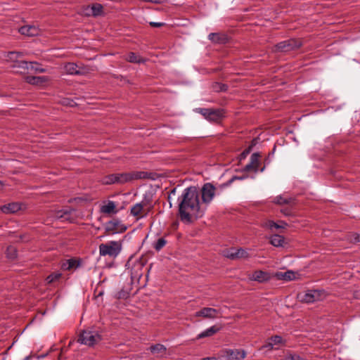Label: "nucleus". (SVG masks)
<instances>
[{
  "instance_id": "obj_1",
  "label": "nucleus",
  "mask_w": 360,
  "mask_h": 360,
  "mask_svg": "<svg viewBox=\"0 0 360 360\" xmlns=\"http://www.w3.org/2000/svg\"><path fill=\"white\" fill-rule=\"evenodd\" d=\"M200 202V193L196 187L185 188L179 198V212L182 221L191 223L193 220L202 217L205 212Z\"/></svg>"
},
{
  "instance_id": "obj_2",
  "label": "nucleus",
  "mask_w": 360,
  "mask_h": 360,
  "mask_svg": "<svg viewBox=\"0 0 360 360\" xmlns=\"http://www.w3.org/2000/svg\"><path fill=\"white\" fill-rule=\"evenodd\" d=\"M146 177V173L143 172H133L125 173L110 174L103 176L101 181L103 184H124L134 179H141Z\"/></svg>"
},
{
  "instance_id": "obj_3",
  "label": "nucleus",
  "mask_w": 360,
  "mask_h": 360,
  "mask_svg": "<svg viewBox=\"0 0 360 360\" xmlns=\"http://www.w3.org/2000/svg\"><path fill=\"white\" fill-rule=\"evenodd\" d=\"M99 254L101 256H108L111 258L117 257L122 249L121 241L110 240L99 245Z\"/></svg>"
},
{
  "instance_id": "obj_4",
  "label": "nucleus",
  "mask_w": 360,
  "mask_h": 360,
  "mask_svg": "<svg viewBox=\"0 0 360 360\" xmlns=\"http://www.w3.org/2000/svg\"><path fill=\"white\" fill-rule=\"evenodd\" d=\"M326 296V292L323 290H308L299 294L298 297L302 302L313 303L323 300Z\"/></svg>"
},
{
  "instance_id": "obj_5",
  "label": "nucleus",
  "mask_w": 360,
  "mask_h": 360,
  "mask_svg": "<svg viewBox=\"0 0 360 360\" xmlns=\"http://www.w3.org/2000/svg\"><path fill=\"white\" fill-rule=\"evenodd\" d=\"M101 340V336L96 331L83 330L79 337L78 342L87 346H94Z\"/></svg>"
},
{
  "instance_id": "obj_6",
  "label": "nucleus",
  "mask_w": 360,
  "mask_h": 360,
  "mask_svg": "<svg viewBox=\"0 0 360 360\" xmlns=\"http://www.w3.org/2000/svg\"><path fill=\"white\" fill-rule=\"evenodd\" d=\"M199 193L201 194L202 197V205H207L214 199L216 193V188L211 183H205L202 186L200 192Z\"/></svg>"
},
{
  "instance_id": "obj_7",
  "label": "nucleus",
  "mask_w": 360,
  "mask_h": 360,
  "mask_svg": "<svg viewBox=\"0 0 360 360\" xmlns=\"http://www.w3.org/2000/svg\"><path fill=\"white\" fill-rule=\"evenodd\" d=\"M51 217L62 221L72 222L75 219V210L66 208L56 210L52 213Z\"/></svg>"
},
{
  "instance_id": "obj_8",
  "label": "nucleus",
  "mask_w": 360,
  "mask_h": 360,
  "mask_svg": "<svg viewBox=\"0 0 360 360\" xmlns=\"http://www.w3.org/2000/svg\"><path fill=\"white\" fill-rule=\"evenodd\" d=\"M195 111L201 114L206 120L211 122L219 121L222 115L219 110L198 108H195Z\"/></svg>"
},
{
  "instance_id": "obj_9",
  "label": "nucleus",
  "mask_w": 360,
  "mask_h": 360,
  "mask_svg": "<svg viewBox=\"0 0 360 360\" xmlns=\"http://www.w3.org/2000/svg\"><path fill=\"white\" fill-rule=\"evenodd\" d=\"M302 46L300 40L290 39L276 44V49L279 51L288 52L300 48Z\"/></svg>"
},
{
  "instance_id": "obj_10",
  "label": "nucleus",
  "mask_w": 360,
  "mask_h": 360,
  "mask_svg": "<svg viewBox=\"0 0 360 360\" xmlns=\"http://www.w3.org/2000/svg\"><path fill=\"white\" fill-rule=\"evenodd\" d=\"M224 354L228 360H241L245 358L246 352L244 349H226Z\"/></svg>"
},
{
  "instance_id": "obj_11",
  "label": "nucleus",
  "mask_w": 360,
  "mask_h": 360,
  "mask_svg": "<svg viewBox=\"0 0 360 360\" xmlns=\"http://www.w3.org/2000/svg\"><path fill=\"white\" fill-rule=\"evenodd\" d=\"M219 313V310L211 308V307H204L200 310L196 311L195 313V317H203L205 319H214L217 318V314Z\"/></svg>"
},
{
  "instance_id": "obj_12",
  "label": "nucleus",
  "mask_w": 360,
  "mask_h": 360,
  "mask_svg": "<svg viewBox=\"0 0 360 360\" xmlns=\"http://www.w3.org/2000/svg\"><path fill=\"white\" fill-rule=\"evenodd\" d=\"M259 154L257 153H253L250 157V162L246 165L243 168V171L250 172L253 171L257 172L258 171L259 166Z\"/></svg>"
},
{
  "instance_id": "obj_13",
  "label": "nucleus",
  "mask_w": 360,
  "mask_h": 360,
  "mask_svg": "<svg viewBox=\"0 0 360 360\" xmlns=\"http://www.w3.org/2000/svg\"><path fill=\"white\" fill-rule=\"evenodd\" d=\"M19 32L28 37H34L40 34V30L34 25H25L19 29Z\"/></svg>"
},
{
  "instance_id": "obj_14",
  "label": "nucleus",
  "mask_w": 360,
  "mask_h": 360,
  "mask_svg": "<svg viewBox=\"0 0 360 360\" xmlns=\"http://www.w3.org/2000/svg\"><path fill=\"white\" fill-rule=\"evenodd\" d=\"M64 72L68 75H83L84 71L73 63H68L64 65Z\"/></svg>"
},
{
  "instance_id": "obj_15",
  "label": "nucleus",
  "mask_w": 360,
  "mask_h": 360,
  "mask_svg": "<svg viewBox=\"0 0 360 360\" xmlns=\"http://www.w3.org/2000/svg\"><path fill=\"white\" fill-rule=\"evenodd\" d=\"M81 264L80 260L74 258L65 260L61 264V268L65 271L77 269Z\"/></svg>"
},
{
  "instance_id": "obj_16",
  "label": "nucleus",
  "mask_w": 360,
  "mask_h": 360,
  "mask_svg": "<svg viewBox=\"0 0 360 360\" xmlns=\"http://www.w3.org/2000/svg\"><path fill=\"white\" fill-rule=\"evenodd\" d=\"M21 209V205L18 202H11L0 207L2 212L5 214L15 213Z\"/></svg>"
},
{
  "instance_id": "obj_17",
  "label": "nucleus",
  "mask_w": 360,
  "mask_h": 360,
  "mask_svg": "<svg viewBox=\"0 0 360 360\" xmlns=\"http://www.w3.org/2000/svg\"><path fill=\"white\" fill-rule=\"evenodd\" d=\"M226 257L232 259L238 258H245L248 257V252L242 248H239L237 250L233 249L227 252V253L226 254Z\"/></svg>"
},
{
  "instance_id": "obj_18",
  "label": "nucleus",
  "mask_w": 360,
  "mask_h": 360,
  "mask_svg": "<svg viewBox=\"0 0 360 360\" xmlns=\"http://www.w3.org/2000/svg\"><path fill=\"white\" fill-rule=\"evenodd\" d=\"M250 280L262 283L270 278L269 274L262 271H256L250 277Z\"/></svg>"
},
{
  "instance_id": "obj_19",
  "label": "nucleus",
  "mask_w": 360,
  "mask_h": 360,
  "mask_svg": "<svg viewBox=\"0 0 360 360\" xmlns=\"http://www.w3.org/2000/svg\"><path fill=\"white\" fill-rule=\"evenodd\" d=\"M221 328L217 326H212L209 328H207L204 331L199 333L197 336V339H201L207 337H210L217 333L220 330Z\"/></svg>"
},
{
  "instance_id": "obj_20",
  "label": "nucleus",
  "mask_w": 360,
  "mask_h": 360,
  "mask_svg": "<svg viewBox=\"0 0 360 360\" xmlns=\"http://www.w3.org/2000/svg\"><path fill=\"white\" fill-rule=\"evenodd\" d=\"M145 203L143 202L135 204L131 208V214L137 217L138 218H143L146 214L141 215L143 212V206Z\"/></svg>"
},
{
  "instance_id": "obj_21",
  "label": "nucleus",
  "mask_w": 360,
  "mask_h": 360,
  "mask_svg": "<svg viewBox=\"0 0 360 360\" xmlns=\"http://www.w3.org/2000/svg\"><path fill=\"white\" fill-rule=\"evenodd\" d=\"M208 39L216 44H224L226 41V36L218 32L210 33L208 35Z\"/></svg>"
},
{
  "instance_id": "obj_22",
  "label": "nucleus",
  "mask_w": 360,
  "mask_h": 360,
  "mask_svg": "<svg viewBox=\"0 0 360 360\" xmlns=\"http://www.w3.org/2000/svg\"><path fill=\"white\" fill-rule=\"evenodd\" d=\"M87 15L91 14L94 16L101 15L103 13V6L100 4H94L86 8Z\"/></svg>"
},
{
  "instance_id": "obj_23",
  "label": "nucleus",
  "mask_w": 360,
  "mask_h": 360,
  "mask_svg": "<svg viewBox=\"0 0 360 360\" xmlns=\"http://www.w3.org/2000/svg\"><path fill=\"white\" fill-rule=\"evenodd\" d=\"M101 212L103 214L116 213V205L113 201L109 200L101 207Z\"/></svg>"
},
{
  "instance_id": "obj_24",
  "label": "nucleus",
  "mask_w": 360,
  "mask_h": 360,
  "mask_svg": "<svg viewBox=\"0 0 360 360\" xmlns=\"http://www.w3.org/2000/svg\"><path fill=\"white\" fill-rule=\"evenodd\" d=\"M270 243L275 247H283L285 243V238L281 235L274 234L271 236Z\"/></svg>"
},
{
  "instance_id": "obj_25",
  "label": "nucleus",
  "mask_w": 360,
  "mask_h": 360,
  "mask_svg": "<svg viewBox=\"0 0 360 360\" xmlns=\"http://www.w3.org/2000/svg\"><path fill=\"white\" fill-rule=\"evenodd\" d=\"M25 81L30 84L38 85L45 82L46 78L45 77L27 76Z\"/></svg>"
},
{
  "instance_id": "obj_26",
  "label": "nucleus",
  "mask_w": 360,
  "mask_h": 360,
  "mask_svg": "<svg viewBox=\"0 0 360 360\" xmlns=\"http://www.w3.org/2000/svg\"><path fill=\"white\" fill-rule=\"evenodd\" d=\"M29 72L43 73L46 72V69L41 67L37 62H29Z\"/></svg>"
},
{
  "instance_id": "obj_27",
  "label": "nucleus",
  "mask_w": 360,
  "mask_h": 360,
  "mask_svg": "<svg viewBox=\"0 0 360 360\" xmlns=\"http://www.w3.org/2000/svg\"><path fill=\"white\" fill-rule=\"evenodd\" d=\"M292 199L291 198L284 197L282 195H278L274 198L273 202L278 205L290 204Z\"/></svg>"
},
{
  "instance_id": "obj_28",
  "label": "nucleus",
  "mask_w": 360,
  "mask_h": 360,
  "mask_svg": "<svg viewBox=\"0 0 360 360\" xmlns=\"http://www.w3.org/2000/svg\"><path fill=\"white\" fill-rule=\"evenodd\" d=\"M127 60L130 63H141L144 62V60L139 55L135 53L131 52L128 54Z\"/></svg>"
},
{
  "instance_id": "obj_29",
  "label": "nucleus",
  "mask_w": 360,
  "mask_h": 360,
  "mask_svg": "<svg viewBox=\"0 0 360 360\" xmlns=\"http://www.w3.org/2000/svg\"><path fill=\"white\" fill-rule=\"evenodd\" d=\"M287 226V224L283 221H280L279 224L274 222V221H269L266 224V226L270 229H284Z\"/></svg>"
},
{
  "instance_id": "obj_30",
  "label": "nucleus",
  "mask_w": 360,
  "mask_h": 360,
  "mask_svg": "<svg viewBox=\"0 0 360 360\" xmlns=\"http://www.w3.org/2000/svg\"><path fill=\"white\" fill-rule=\"evenodd\" d=\"M283 360H307L305 358L300 356L296 353L287 352Z\"/></svg>"
},
{
  "instance_id": "obj_31",
  "label": "nucleus",
  "mask_w": 360,
  "mask_h": 360,
  "mask_svg": "<svg viewBox=\"0 0 360 360\" xmlns=\"http://www.w3.org/2000/svg\"><path fill=\"white\" fill-rule=\"evenodd\" d=\"M167 244V240L164 238H158L153 244V248L155 250H161Z\"/></svg>"
},
{
  "instance_id": "obj_32",
  "label": "nucleus",
  "mask_w": 360,
  "mask_h": 360,
  "mask_svg": "<svg viewBox=\"0 0 360 360\" xmlns=\"http://www.w3.org/2000/svg\"><path fill=\"white\" fill-rule=\"evenodd\" d=\"M13 67L14 68L22 69L24 71L29 70V68H28L29 67V62L25 61V60L16 61V63L13 64Z\"/></svg>"
},
{
  "instance_id": "obj_33",
  "label": "nucleus",
  "mask_w": 360,
  "mask_h": 360,
  "mask_svg": "<svg viewBox=\"0 0 360 360\" xmlns=\"http://www.w3.org/2000/svg\"><path fill=\"white\" fill-rule=\"evenodd\" d=\"M150 349L151 352L158 354V353L165 352L166 350V348L163 345L157 344L155 345H152L150 347Z\"/></svg>"
},
{
  "instance_id": "obj_34",
  "label": "nucleus",
  "mask_w": 360,
  "mask_h": 360,
  "mask_svg": "<svg viewBox=\"0 0 360 360\" xmlns=\"http://www.w3.org/2000/svg\"><path fill=\"white\" fill-rule=\"evenodd\" d=\"M6 255L8 259H13L17 257V250L13 246H9L6 250Z\"/></svg>"
},
{
  "instance_id": "obj_35",
  "label": "nucleus",
  "mask_w": 360,
  "mask_h": 360,
  "mask_svg": "<svg viewBox=\"0 0 360 360\" xmlns=\"http://www.w3.org/2000/svg\"><path fill=\"white\" fill-rule=\"evenodd\" d=\"M61 274L59 272H54L46 278V281L48 283H51L57 280H58L61 277Z\"/></svg>"
},
{
  "instance_id": "obj_36",
  "label": "nucleus",
  "mask_w": 360,
  "mask_h": 360,
  "mask_svg": "<svg viewBox=\"0 0 360 360\" xmlns=\"http://www.w3.org/2000/svg\"><path fill=\"white\" fill-rule=\"evenodd\" d=\"M18 53H16L15 51H11L7 53L6 60L8 61L13 62L15 64L16 61H18Z\"/></svg>"
},
{
  "instance_id": "obj_37",
  "label": "nucleus",
  "mask_w": 360,
  "mask_h": 360,
  "mask_svg": "<svg viewBox=\"0 0 360 360\" xmlns=\"http://www.w3.org/2000/svg\"><path fill=\"white\" fill-rule=\"evenodd\" d=\"M282 278L285 281H291L295 278L294 272L288 271L281 274Z\"/></svg>"
},
{
  "instance_id": "obj_38",
  "label": "nucleus",
  "mask_w": 360,
  "mask_h": 360,
  "mask_svg": "<svg viewBox=\"0 0 360 360\" xmlns=\"http://www.w3.org/2000/svg\"><path fill=\"white\" fill-rule=\"evenodd\" d=\"M348 239L354 243H360V234L357 233H352L349 236Z\"/></svg>"
},
{
  "instance_id": "obj_39",
  "label": "nucleus",
  "mask_w": 360,
  "mask_h": 360,
  "mask_svg": "<svg viewBox=\"0 0 360 360\" xmlns=\"http://www.w3.org/2000/svg\"><path fill=\"white\" fill-rule=\"evenodd\" d=\"M271 340L272 342L274 343V345L281 344V343H282V341H283V338H281V336H279V335L272 336Z\"/></svg>"
},
{
  "instance_id": "obj_40",
  "label": "nucleus",
  "mask_w": 360,
  "mask_h": 360,
  "mask_svg": "<svg viewBox=\"0 0 360 360\" xmlns=\"http://www.w3.org/2000/svg\"><path fill=\"white\" fill-rule=\"evenodd\" d=\"M118 224H119V222L117 221H110L107 224V229L108 230H115V226Z\"/></svg>"
},
{
  "instance_id": "obj_41",
  "label": "nucleus",
  "mask_w": 360,
  "mask_h": 360,
  "mask_svg": "<svg viewBox=\"0 0 360 360\" xmlns=\"http://www.w3.org/2000/svg\"><path fill=\"white\" fill-rule=\"evenodd\" d=\"M117 297L119 299H125V298H127L128 297V292H124L123 290H121V291L117 292Z\"/></svg>"
},
{
  "instance_id": "obj_42",
  "label": "nucleus",
  "mask_w": 360,
  "mask_h": 360,
  "mask_svg": "<svg viewBox=\"0 0 360 360\" xmlns=\"http://www.w3.org/2000/svg\"><path fill=\"white\" fill-rule=\"evenodd\" d=\"M150 25L153 27H160L163 25H165L164 22H150Z\"/></svg>"
},
{
  "instance_id": "obj_43",
  "label": "nucleus",
  "mask_w": 360,
  "mask_h": 360,
  "mask_svg": "<svg viewBox=\"0 0 360 360\" xmlns=\"http://www.w3.org/2000/svg\"><path fill=\"white\" fill-rule=\"evenodd\" d=\"M245 178H246V176H235L232 177V178L230 179V181H229V184H231V182H233L234 180H236V179H237V180H243V179H245Z\"/></svg>"
},
{
  "instance_id": "obj_44",
  "label": "nucleus",
  "mask_w": 360,
  "mask_h": 360,
  "mask_svg": "<svg viewBox=\"0 0 360 360\" xmlns=\"http://www.w3.org/2000/svg\"><path fill=\"white\" fill-rule=\"evenodd\" d=\"M216 86H219V91H223L226 90V86L224 84H217Z\"/></svg>"
},
{
  "instance_id": "obj_45",
  "label": "nucleus",
  "mask_w": 360,
  "mask_h": 360,
  "mask_svg": "<svg viewBox=\"0 0 360 360\" xmlns=\"http://www.w3.org/2000/svg\"><path fill=\"white\" fill-rule=\"evenodd\" d=\"M143 2H152L155 4H160L162 2V0H141Z\"/></svg>"
},
{
  "instance_id": "obj_46",
  "label": "nucleus",
  "mask_w": 360,
  "mask_h": 360,
  "mask_svg": "<svg viewBox=\"0 0 360 360\" xmlns=\"http://www.w3.org/2000/svg\"><path fill=\"white\" fill-rule=\"evenodd\" d=\"M262 347H266V348H269V349H272L273 347H274V343L273 342H269L268 344H266V345L263 346Z\"/></svg>"
},
{
  "instance_id": "obj_47",
  "label": "nucleus",
  "mask_w": 360,
  "mask_h": 360,
  "mask_svg": "<svg viewBox=\"0 0 360 360\" xmlns=\"http://www.w3.org/2000/svg\"><path fill=\"white\" fill-rule=\"evenodd\" d=\"M15 53H18V58L22 57V56H24L26 54V53L21 52V51H15Z\"/></svg>"
},
{
  "instance_id": "obj_48",
  "label": "nucleus",
  "mask_w": 360,
  "mask_h": 360,
  "mask_svg": "<svg viewBox=\"0 0 360 360\" xmlns=\"http://www.w3.org/2000/svg\"><path fill=\"white\" fill-rule=\"evenodd\" d=\"M201 360H218L216 357L212 356V357H205L202 359Z\"/></svg>"
},
{
  "instance_id": "obj_49",
  "label": "nucleus",
  "mask_w": 360,
  "mask_h": 360,
  "mask_svg": "<svg viewBox=\"0 0 360 360\" xmlns=\"http://www.w3.org/2000/svg\"><path fill=\"white\" fill-rule=\"evenodd\" d=\"M31 357L30 356H26L23 360H30Z\"/></svg>"
},
{
  "instance_id": "obj_50",
  "label": "nucleus",
  "mask_w": 360,
  "mask_h": 360,
  "mask_svg": "<svg viewBox=\"0 0 360 360\" xmlns=\"http://www.w3.org/2000/svg\"><path fill=\"white\" fill-rule=\"evenodd\" d=\"M4 184L1 181H0V189L3 187Z\"/></svg>"
},
{
  "instance_id": "obj_51",
  "label": "nucleus",
  "mask_w": 360,
  "mask_h": 360,
  "mask_svg": "<svg viewBox=\"0 0 360 360\" xmlns=\"http://www.w3.org/2000/svg\"><path fill=\"white\" fill-rule=\"evenodd\" d=\"M283 213L285 214V215H288L289 213L288 212H283Z\"/></svg>"
},
{
  "instance_id": "obj_52",
  "label": "nucleus",
  "mask_w": 360,
  "mask_h": 360,
  "mask_svg": "<svg viewBox=\"0 0 360 360\" xmlns=\"http://www.w3.org/2000/svg\"><path fill=\"white\" fill-rule=\"evenodd\" d=\"M175 193V189H173L171 192V193Z\"/></svg>"
},
{
  "instance_id": "obj_53",
  "label": "nucleus",
  "mask_w": 360,
  "mask_h": 360,
  "mask_svg": "<svg viewBox=\"0 0 360 360\" xmlns=\"http://www.w3.org/2000/svg\"><path fill=\"white\" fill-rule=\"evenodd\" d=\"M264 170V167L262 168V169H260V172H263Z\"/></svg>"
},
{
  "instance_id": "obj_54",
  "label": "nucleus",
  "mask_w": 360,
  "mask_h": 360,
  "mask_svg": "<svg viewBox=\"0 0 360 360\" xmlns=\"http://www.w3.org/2000/svg\"><path fill=\"white\" fill-rule=\"evenodd\" d=\"M128 265H129V261L127 262V266H128Z\"/></svg>"
}]
</instances>
